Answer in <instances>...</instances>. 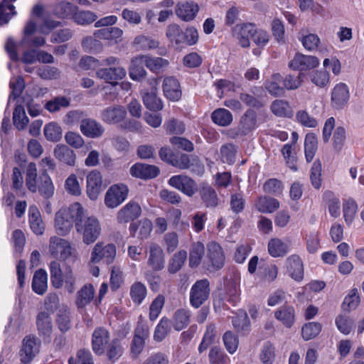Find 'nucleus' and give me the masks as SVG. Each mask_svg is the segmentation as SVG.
<instances>
[{
  "label": "nucleus",
  "mask_w": 364,
  "mask_h": 364,
  "mask_svg": "<svg viewBox=\"0 0 364 364\" xmlns=\"http://www.w3.org/2000/svg\"><path fill=\"white\" fill-rule=\"evenodd\" d=\"M76 231L82 237L86 245L94 243L101 234L100 221L95 216H90L82 208L77 222L75 223Z\"/></svg>",
  "instance_id": "f257e3e1"
},
{
  "label": "nucleus",
  "mask_w": 364,
  "mask_h": 364,
  "mask_svg": "<svg viewBox=\"0 0 364 364\" xmlns=\"http://www.w3.org/2000/svg\"><path fill=\"white\" fill-rule=\"evenodd\" d=\"M82 206L79 203H74L69 207L60 208L55 218V228L57 232L61 235H67L77 222Z\"/></svg>",
  "instance_id": "f03ea898"
},
{
  "label": "nucleus",
  "mask_w": 364,
  "mask_h": 364,
  "mask_svg": "<svg viewBox=\"0 0 364 364\" xmlns=\"http://www.w3.org/2000/svg\"><path fill=\"white\" fill-rule=\"evenodd\" d=\"M166 36L169 42L177 48L183 45H195L198 40V31L194 27H188L183 31L176 23H172L167 26Z\"/></svg>",
  "instance_id": "7ed1b4c3"
},
{
  "label": "nucleus",
  "mask_w": 364,
  "mask_h": 364,
  "mask_svg": "<svg viewBox=\"0 0 364 364\" xmlns=\"http://www.w3.org/2000/svg\"><path fill=\"white\" fill-rule=\"evenodd\" d=\"M207 250L204 262L207 269L210 272L220 269L225 264V255L220 245L212 242L208 245Z\"/></svg>",
  "instance_id": "20e7f679"
},
{
  "label": "nucleus",
  "mask_w": 364,
  "mask_h": 364,
  "mask_svg": "<svg viewBox=\"0 0 364 364\" xmlns=\"http://www.w3.org/2000/svg\"><path fill=\"white\" fill-rule=\"evenodd\" d=\"M171 165L180 169H189L191 173L198 176L202 175L205 170L204 165L197 156L186 154L176 156Z\"/></svg>",
  "instance_id": "39448f33"
},
{
  "label": "nucleus",
  "mask_w": 364,
  "mask_h": 364,
  "mask_svg": "<svg viewBox=\"0 0 364 364\" xmlns=\"http://www.w3.org/2000/svg\"><path fill=\"white\" fill-rule=\"evenodd\" d=\"M210 291L208 279H204L197 281L191 289V304L195 308H199L208 299Z\"/></svg>",
  "instance_id": "423d86ee"
},
{
  "label": "nucleus",
  "mask_w": 364,
  "mask_h": 364,
  "mask_svg": "<svg viewBox=\"0 0 364 364\" xmlns=\"http://www.w3.org/2000/svg\"><path fill=\"white\" fill-rule=\"evenodd\" d=\"M128 193V187L123 183L110 186L105 196L106 206L109 208L117 207L127 198Z\"/></svg>",
  "instance_id": "0eeeda50"
},
{
  "label": "nucleus",
  "mask_w": 364,
  "mask_h": 364,
  "mask_svg": "<svg viewBox=\"0 0 364 364\" xmlns=\"http://www.w3.org/2000/svg\"><path fill=\"white\" fill-rule=\"evenodd\" d=\"M116 256V247L113 244L103 246L102 242L97 243L91 253V262L98 263L102 261L107 264L113 262Z\"/></svg>",
  "instance_id": "6e6552de"
},
{
  "label": "nucleus",
  "mask_w": 364,
  "mask_h": 364,
  "mask_svg": "<svg viewBox=\"0 0 364 364\" xmlns=\"http://www.w3.org/2000/svg\"><path fill=\"white\" fill-rule=\"evenodd\" d=\"M168 184L188 197H192L198 190L196 182L186 175L173 176Z\"/></svg>",
  "instance_id": "1a4fd4ad"
},
{
  "label": "nucleus",
  "mask_w": 364,
  "mask_h": 364,
  "mask_svg": "<svg viewBox=\"0 0 364 364\" xmlns=\"http://www.w3.org/2000/svg\"><path fill=\"white\" fill-rule=\"evenodd\" d=\"M22 348L20 350L21 361L28 364L38 353L40 340L34 335L26 336L23 340Z\"/></svg>",
  "instance_id": "9d476101"
},
{
  "label": "nucleus",
  "mask_w": 364,
  "mask_h": 364,
  "mask_svg": "<svg viewBox=\"0 0 364 364\" xmlns=\"http://www.w3.org/2000/svg\"><path fill=\"white\" fill-rule=\"evenodd\" d=\"M257 127V117L256 112L248 109L241 117L239 124L235 129L237 136H244L252 132Z\"/></svg>",
  "instance_id": "9b49d317"
},
{
  "label": "nucleus",
  "mask_w": 364,
  "mask_h": 364,
  "mask_svg": "<svg viewBox=\"0 0 364 364\" xmlns=\"http://www.w3.org/2000/svg\"><path fill=\"white\" fill-rule=\"evenodd\" d=\"M36 324L38 336L43 338L44 342L50 343L53 331L50 314L46 311H40L36 316Z\"/></svg>",
  "instance_id": "f8f14e48"
},
{
  "label": "nucleus",
  "mask_w": 364,
  "mask_h": 364,
  "mask_svg": "<svg viewBox=\"0 0 364 364\" xmlns=\"http://www.w3.org/2000/svg\"><path fill=\"white\" fill-rule=\"evenodd\" d=\"M49 252L53 257L65 260L71 255V247L65 239L52 237L50 239Z\"/></svg>",
  "instance_id": "ddd939ff"
},
{
  "label": "nucleus",
  "mask_w": 364,
  "mask_h": 364,
  "mask_svg": "<svg viewBox=\"0 0 364 364\" xmlns=\"http://www.w3.org/2000/svg\"><path fill=\"white\" fill-rule=\"evenodd\" d=\"M109 342V331L104 327L96 328L92 335V348L94 353L98 355H103Z\"/></svg>",
  "instance_id": "4468645a"
},
{
  "label": "nucleus",
  "mask_w": 364,
  "mask_h": 364,
  "mask_svg": "<svg viewBox=\"0 0 364 364\" xmlns=\"http://www.w3.org/2000/svg\"><path fill=\"white\" fill-rule=\"evenodd\" d=\"M102 177L100 171L93 170L87 176V194L90 199L96 200L102 191Z\"/></svg>",
  "instance_id": "2eb2a0df"
},
{
  "label": "nucleus",
  "mask_w": 364,
  "mask_h": 364,
  "mask_svg": "<svg viewBox=\"0 0 364 364\" xmlns=\"http://www.w3.org/2000/svg\"><path fill=\"white\" fill-rule=\"evenodd\" d=\"M319 64V60L312 55L296 53L289 63V67L294 70L304 71L316 68Z\"/></svg>",
  "instance_id": "dca6fc26"
},
{
  "label": "nucleus",
  "mask_w": 364,
  "mask_h": 364,
  "mask_svg": "<svg viewBox=\"0 0 364 364\" xmlns=\"http://www.w3.org/2000/svg\"><path fill=\"white\" fill-rule=\"evenodd\" d=\"M350 95L347 85L344 83L336 85L331 92V106L336 109H342L346 106Z\"/></svg>",
  "instance_id": "f3484780"
},
{
  "label": "nucleus",
  "mask_w": 364,
  "mask_h": 364,
  "mask_svg": "<svg viewBox=\"0 0 364 364\" xmlns=\"http://www.w3.org/2000/svg\"><path fill=\"white\" fill-rule=\"evenodd\" d=\"M255 26L252 23L237 24L232 28V33L243 48L250 46V38H252Z\"/></svg>",
  "instance_id": "a211bd4d"
},
{
  "label": "nucleus",
  "mask_w": 364,
  "mask_h": 364,
  "mask_svg": "<svg viewBox=\"0 0 364 364\" xmlns=\"http://www.w3.org/2000/svg\"><path fill=\"white\" fill-rule=\"evenodd\" d=\"M141 213L140 205L136 202L130 201L117 213V220L119 223H127L139 218Z\"/></svg>",
  "instance_id": "6ab92c4d"
},
{
  "label": "nucleus",
  "mask_w": 364,
  "mask_h": 364,
  "mask_svg": "<svg viewBox=\"0 0 364 364\" xmlns=\"http://www.w3.org/2000/svg\"><path fill=\"white\" fill-rule=\"evenodd\" d=\"M148 265L155 272L161 271L164 268L165 255L161 247L157 244H151L149 249Z\"/></svg>",
  "instance_id": "aec40b11"
},
{
  "label": "nucleus",
  "mask_w": 364,
  "mask_h": 364,
  "mask_svg": "<svg viewBox=\"0 0 364 364\" xmlns=\"http://www.w3.org/2000/svg\"><path fill=\"white\" fill-rule=\"evenodd\" d=\"M100 79L104 80L106 82L115 85L118 80L126 76V70L122 67H111L109 68H101L96 73Z\"/></svg>",
  "instance_id": "412c9836"
},
{
  "label": "nucleus",
  "mask_w": 364,
  "mask_h": 364,
  "mask_svg": "<svg viewBox=\"0 0 364 364\" xmlns=\"http://www.w3.org/2000/svg\"><path fill=\"white\" fill-rule=\"evenodd\" d=\"M159 168L154 165L137 163L130 168L132 176L149 179L156 177L159 174Z\"/></svg>",
  "instance_id": "4be33fe9"
},
{
  "label": "nucleus",
  "mask_w": 364,
  "mask_h": 364,
  "mask_svg": "<svg viewBox=\"0 0 364 364\" xmlns=\"http://www.w3.org/2000/svg\"><path fill=\"white\" fill-rule=\"evenodd\" d=\"M53 154L60 163L69 166H74L76 161L75 151L65 144H58L53 150Z\"/></svg>",
  "instance_id": "5701e85b"
},
{
  "label": "nucleus",
  "mask_w": 364,
  "mask_h": 364,
  "mask_svg": "<svg viewBox=\"0 0 364 364\" xmlns=\"http://www.w3.org/2000/svg\"><path fill=\"white\" fill-rule=\"evenodd\" d=\"M127 115V111L122 106L109 107L102 110L101 117L107 124H117L122 121Z\"/></svg>",
  "instance_id": "b1692460"
},
{
  "label": "nucleus",
  "mask_w": 364,
  "mask_h": 364,
  "mask_svg": "<svg viewBox=\"0 0 364 364\" xmlns=\"http://www.w3.org/2000/svg\"><path fill=\"white\" fill-rule=\"evenodd\" d=\"M80 131L90 138H97L102 135L104 128L96 120L92 119H83L80 122Z\"/></svg>",
  "instance_id": "393cba45"
},
{
  "label": "nucleus",
  "mask_w": 364,
  "mask_h": 364,
  "mask_svg": "<svg viewBox=\"0 0 364 364\" xmlns=\"http://www.w3.org/2000/svg\"><path fill=\"white\" fill-rule=\"evenodd\" d=\"M199 7L193 2H180L177 4L176 14L184 21H190L195 18Z\"/></svg>",
  "instance_id": "a878e982"
},
{
  "label": "nucleus",
  "mask_w": 364,
  "mask_h": 364,
  "mask_svg": "<svg viewBox=\"0 0 364 364\" xmlns=\"http://www.w3.org/2000/svg\"><path fill=\"white\" fill-rule=\"evenodd\" d=\"M287 271L292 279L301 281L304 277L303 263L300 257L293 255L287 259Z\"/></svg>",
  "instance_id": "bb28decb"
},
{
  "label": "nucleus",
  "mask_w": 364,
  "mask_h": 364,
  "mask_svg": "<svg viewBox=\"0 0 364 364\" xmlns=\"http://www.w3.org/2000/svg\"><path fill=\"white\" fill-rule=\"evenodd\" d=\"M152 223L150 220L144 218L137 223H132L129 226L130 235L135 237L137 231V237L140 240L146 239L152 230Z\"/></svg>",
  "instance_id": "cd10ccee"
},
{
  "label": "nucleus",
  "mask_w": 364,
  "mask_h": 364,
  "mask_svg": "<svg viewBox=\"0 0 364 364\" xmlns=\"http://www.w3.org/2000/svg\"><path fill=\"white\" fill-rule=\"evenodd\" d=\"M163 90L165 96L172 101H177L181 97V90L178 81L173 77L164 80Z\"/></svg>",
  "instance_id": "c85d7f7f"
},
{
  "label": "nucleus",
  "mask_w": 364,
  "mask_h": 364,
  "mask_svg": "<svg viewBox=\"0 0 364 364\" xmlns=\"http://www.w3.org/2000/svg\"><path fill=\"white\" fill-rule=\"evenodd\" d=\"M200 198L206 208H215L218 205L219 198L215 189L208 184H203L199 189Z\"/></svg>",
  "instance_id": "c756f323"
},
{
  "label": "nucleus",
  "mask_w": 364,
  "mask_h": 364,
  "mask_svg": "<svg viewBox=\"0 0 364 364\" xmlns=\"http://www.w3.org/2000/svg\"><path fill=\"white\" fill-rule=\"evenodd\" d=\"M274 317L287 328L292 326L295 321V311L292 306L284 305L274 312Z\"/></svg>",
  "instance_id": "7c9ffc66"
},
{
  "label": "nucleus",
  "mask_w": 364,
  "mask_h": 364,
  "mask_svg": "<svg viewBox=\"0 0 364 364\" xmlns=\"http://www.w3.org/2000/svg\"><path fill=\"white\" fill-rule=\"evenodd\" d=\"M29 223L32 231L37 235L43 233L45 226L43 223L40 211L36 205H31L28 211Z\"/></svg>",
  "instance_id": "2f4dec72"
},
{
  "label": "nucleus",
  "mask_w": 364,
  "mask_h": 364,
  "mask_svg": "<svg viewBox=\"0 0 364 364\" xmlns=\"http://www.w3.org/2000/svg\"><path fill=\"white\" fill-rule=\"evenodd\" d=\"M283 80V76L279 73H275L272 75L269 80L264 82V87L268 92L274 97H281L285 94L284 87L279 85V82Z\"/></svg>",
  "instance_id": "473e14b6"
},
{
  "label": "nucleus",
  "mask_w": 364,
  "mask_h": 364,
  "mask_svg": "<svg viewBox=\"0 0 364 364\" xmlns=\"http://www.w3.org/2000/svg\"><path fill=\"white\" fill-rule=\"evenodd\" d=\"M47 282L48 275L44 269H40L36 271L32 281L33 291L39 295L44 294L48 287Z\"/></svg>",
  "instance_id": "72a5a7b5"
},
{
  "label": "nucleus",
  "mask_w": 364,
  "mask_h": 364,
  "mask_svg": "<svg viewBox=\"0 0 364 364\" xmlns=\"http://www.w3.org/2000/svg\"><path fill=\"white\" fill-rule=\"evenodd\" d=\"M268 252L274 257H284L289 252V245L279 238H272L268 242Z\"/></svg>",
  "instance_id": "f704fd0d"
},
{
  "label": "nucleus",
  "mask_w": 364,
  "mask_h": 364,
  "mask_svg": "<svg viewBox=\"0 0 364 364\" xmlns=\"http://www.w3.org/2000/svg\"><path fill=\"white\" fill-rule=\"evenodd\" d=\"M95 294V289L91 284L84 285L77 292L75 304L79 309L84 308L90 303Z\"/></svg>",
  "instance_id": "c9c22d12"
},
{
  "label": "nucleus",
  "mask_w": 364,
  "mask_h": 364,
  "mask_svg": "<svg viewBox=\"0 0 364 364\" xmlns=\"http://www.w3.org/2000/svg\"><path fill=\"white\" fill-rule=\"evenodd\" d=\"M77 9V6L73 4L63 1L54 5L52 13L58 18H68L73 17Z\"/></svg>",
  "instance_id": "e433bc0d"
},
{
  "label": "nucleus",
  "mask_w": 364,
  "mask_h": 364,
  "mask_svg": "<svg viewBox=\"0 0 364 364\" xmlns=\"http://www.w3.org/2000/svg\"><path fill=\"white\" fill-rule=\"evenodd\" d=\"M255 207L261 213H273L279 208V202L269 196H261L255 203Z\"/></svg>",
  "instance_id": "4c0bfd02"
},
{
  "label": "nucleus",
  "mask_w": 364,
  "mask_h": 364,
  "mask_svg": "<svg viewBox=\"0 0 364 364\" xmlns=\"http://www.w3.org/2000/svg\"><path fill=\"white\" fill-rule=\"evenodd\" d=\"M13 124L19 131L24 130L29 123L25 109L21 105H16L13 112Z\"/></svg>",
  "instance_id": "58836bf2"
},
{
  "label": "nucleus",
  "mask_w": 364,
  "mask_h": 364,
  "mask_svg": "<svg viewBox=\"0 0 364 364\" xmlns=\"http://www.w3.org/2000/svg\"><path fill=\"white\" fill-rule=\"evenodd\" d=\"M232 325L238 333H247L250 330V321L247 314L244 311H240L237 315L232 317Z\"/></svg>",
  "instance_id": "ea45409f"
},
{
  "label": "nucleus",
  "mask_w": 364,
  "mask_h": 364,
  "mask_svg": "<svg viewBox=\"0 0 364 364\" xmlns=\"http://www.w3.org/2000/svg\"><path fill=\"white\" fill-rule=\"evenodd\" d=\"M187 259V252L186 250H180L176 252L170 259L168 264V271L171 274L178 272L184 265Z\"/></svg>",
  "instance_id": "a19ab883"
},
{
  "label": "nucleus",
  "mask_w": 364,
  "mask_h": 364,
  "mask_svg": "<svg viewBox=\"0 0 364 364\" xmlns=\"http://www.w3.org/2000/svg\"><path fill=\"white\" fill-rule=\"evenodd\" d=\"M55 323L60 333L68 332L71 328L70 311L67 309H60L56 315Z\"/></svg>",
  "instance_id": "79ce46f5"
},
{
  "label": "nucleus",
  "mask_w": 364,
  "mask_h": 364,
  "mask_svg": "<svg viewBox=\"0 0 364 364\" xmlns=\"http://www.w3.org/2000/svg\"><path fill=\"white\" fill-rule=\"evenodd\" d=\"M205 253V247L200 242L193 243L189 253V266L197 267L201 262Z\"/></svg>",
  "instance_id": "37998d69"
},
{
  "label": "nucleus",
  "mask_w": 364,
  "mask_h": 364,
  "mask_svg": "<svg viewBox=\"0 0 364 364\" xmlns=\"http://www.w3.org/2000/svg\"><path fill=\"white\" fill-rule=\"evenodd\" d=\"M141 60L146 68L154 73L159 72L168 65V61L166 59L159 57L141 55Z\"/></svg>",
  "instance_id": "c03bdc74"
},
{
  "label": "nucleus",
  "mask_w": 364,
  "mask_h": 364,
  "mask_svg": "<svg viewBox=\"0 0 364 364\" xmlns=\"http://www.w3.org/2000/svg\"><path fill=\"white\" fill-rule=\"evenodd\" d=\"M318 147L317 137L314 133L306 135L304 141V152L307 162H311L315 156Z\"/></svg>",
  "instance_id": "a18cd8bd"
},
{
  "label": "nucleus",
  "mask_w": 364,
  "mask_h": 364,
  "mask_svg": "<svg viewBox=\"0 0 364 364\" xmlns=\"http://www.w3.org/2000/svg\"><path fill=\"white\" fill-rule=\"evenodd\" d=\"M144 63H142L141 56L132 60L129 68V76L134 80L141 81L145 78L146 72L144 68Z\"/></svg>",
  "instance_id": "49530a36"
},
{
  "label": "nucleus",
  "mask_w": 364,
  "mask_h": 364,
  "mask_svg": "<svg viewBox=\"0 0 364 364\" xmlns=\"http://www.w3.org/2000/svg\"><path fill=\"white\" fill-rule=\"evenodd\" d=\"M50 273L53 287L55 289L60 288L63 284L64 274L58 261H52L50 263Z\"/></svg>",
  "instance_id": "de8ad7c7"
},
{
  "label": "nucleus",
  "mask_w": 364,
  "mask_h": 364,
  "mask_svg": "<svg viewBox=\"0 0 364 364\" xmlns=\"http://www.w3.org/2000/svg\"><path fill=\"white\" fill-rule=\"evenodd\" d=\"M211 118L214 123L221 127H227L232 122V114L224 108L215 110L211 114Z\"/></svg>",
  "instance_id": "09e8293b"
},
{
  "label": "nucleus",
  "mask_w": 364,
  "mask_h": 364,
  "mask_svg": "<svg viewBox=\"0 0 364 364\" xmlns=\"http://www.w3.org/2000/svg\"><path fill=\"white\" fill-rule=\"evenodd\" d=\"M70 105V100L65 96H57L45 104V109L50 112H56Z\"/></svg>",
  "instance_id": "8fccbe9b"
},
{
  "label": "nucleus",
  "mask_w": 364,
  "mask_h": 364,
  "mask_svg": "<svg viewBox=\"0 0 364 364\" xmlns=\"http://www.w3.org/2000/svg\"><path fill=\"white\" fill-rule=\"evenodd\" d=\"M38 190L40 195L46 200L53 197L55 188L50 178L47 174L41 177Z\"/></svg>",
  "instance_id": "3c124183"
},
{
  "label": "nucleus",
  "mask_w": 364,
  "mask_h": 364,
  "mask_svg": "<svg viewBox=\"0 0 364 364\" xmlns=\"http://www.w3.org/2000/svg\"><path fill=\"white\" fill-rule=\"evenodd\" d=\"M146 288L144 284L140 282H134L130 287V296L133 302L136 304L142 303L146 296Z\"/></svg>",
  "instance_id": "603ef678"
},
{
  "label": "nucleus",
  "mask_w": 364,
  "mask_h": 364,
  "mask_svg": "<svg viewBox=\"0 0 364 364\" xmlns=\"http://www.w3.org/2000/svg\"><path fill=\"white\" fill-rule=\"evenodd\" d=\"M72 18L74 22L78 25H88L95 21L97 18V15L90 11H77L75 10Z\"/></svg>",
  "instance_id": "864d4df0"
},
{
  "label": "nucleus",
  "mask_w": 364,
  "mask_h": 364,
  "mask_svg": "<svg viewBox=\"0 0 364 364\" xmlns=\"http://www.w3.org/2000/svg\"><path fill=\"white\" fill-rule=\"evenodd\" d=\"M190 313L188 311L181 309L177 310L173 316V328L176 331H181L190 323Z\"/></svg>",
  "instance_id": "5fc2aeb1"
},
{
  "label": "nucleus",
  "mask_w": 364,
  "mask_h": 364,
  "mask_svg": "<svg viewBox=\"0 0 364 364\" xmlns=\"http://www.w3.org/2000/svg\"><path fill=\"white\" fill-rule=\"evenodd\" d=\"M321 324L318 322H309L304 324L301 328L302 337L309 341L316 337L321 331Z\"/></svg>",
  "instance_id": "6e6d98bb"
},
{
  "label": "nucleus",
  "mask_w": 364,
  "mask_h": 364,
  "mask_svg": "<svg viewBox=\"0 0 364 364\" xmlns=\"http://www.w3.org/2000/svg\"><path fill=\"white\" fill-rule=\"evenodd\" d=\"M43 132L46 139L50 141H58L62 138V129L55 122L46 124Z\"/></svg>",
  "instance_id": "4d7b16f0"
},
{
  "label": "nucleus",
  "mask_w": 364,
  "mask_h": 364,
  "mask_svg": "<svg viewBox=\"0 0 364 364\" xmlns=\"http://www.w3.org/2000/svg\"><path fill=\"white\" fill-rule=\"evenodd\" d=\"M143 102L145 107L149 110L159 111L163 109V103L154 92L145 93L143 95Z\"/></svg>",
  "instance_id": "13d9d810"
},
{
  "label": "nucleus",
  "mask_w": 364,
  "mask_h": 364,
  "mask_svg": "<svg viewBox=\"0 0 364 364\" xmlns=\"http://www.w3.org/2000/svg\"><path fill=\"white\" fill-rule=\"evenodd\" d=\"M170 331V321L165 317L162 318L155 329L154 334V340L156 341H161L166 338Z\"/></svg>",
  "instance_id": "bf43d9fd"
},
{
  "label": "nucleus",
  "mask_w": 364,
  "mask_h": 364,
  "mask_svg": "<svg viewBox=\"0 0 364 364\" xmlns=\"http://www.w3.org/2000/svg\"><path fill=\"white\" fill-rule=\"evenodd\" d=\"M123 349L118 338H114L109 343L107 349V356L109 360L114 361L122 355Z\"/></svg>",
  "instance_id": "052dcab7"
},
{
  "label": "nucleus",
  "mask_w": 364,
  "mask_h": 364,
  "mask_svg": "<svg viewBox=\"0 0 364 364\" xmlns=\"http://www.w3.org/2000/svg\"><path fill=\"white\" fill-rule=\"evenodd\" d=\"M134 44L137 49L149 50L157 48L159 42L150 37L140 35L135 38Z\"/></svg>",
  "instance_id": "680f3d73"
},
{
  "label": "nucleus",
  "mask_w": 364,
  "mask_h": 364,
  "mask_svg": "<svg viewBox=\"0 0 364 364\" xmlns=\"http://www.w3.org/2000/svg\"><path fill=\"white\" fill-rule=\"evenodd\" d=\"M321 162L320 160L316 159L312 164L310 174L311 184L316 189H318L321 186Z\"/></svg>",
  "instance_id": "e2e57ef3"
},
{
  "label": "nucleus",
  "mask_w": 364,
  "mask_h": 364,
  "mask_svg": "<svg viewBox=\"0 0 364 364\" xmlns=\"http://www.w3.org/2000/svg\"><path fill=\"white\" fill-rule=\"evenodd\" d=\"M271 110L279 117H290L291 115L289 103L284 100H274L271 105Z\"/></svg>",
  "instance_id": "0e129e2a"
},
{
  "label": "nucleus",
  "mask_w": 364,
  "mask_h": 364,
  "mask_svg": "<svg viewBox=\"0 0 364 364\" xmlns=\"http://www.w3.org/2000/svg\"><path fill=\"white\" fill-rule=\"evenodd\" d=\"M275 358L274 347L269 341L266 342L260 353V359L264 364H272Z\"/></svg>",
  "instance_id": "69168bd1"
},
{
  "label": "nucleus",
  "mask_w": 364,
  "mask_h": 364,
  "mask_svg": "<svg viewBox=\"0 0 364 364\" xmlns=\"http://www.w3.org/2000/svg\"><path fill=\"white\" fill-rule=\"evenodd\" d=\"M338 330L344 334H348L354 326V320L347 315H340L336 319Z\"/></svg>",
  "instance_id": "338daca9"
},
{
  "label": "nucleus",
  "mask_w": 364,
  "mask_h": 364,
  "mask_svg": "<svg viewBox=\"0 0 364 364\" xmlns=\"http://www.w3.org/2000/svg\"><path fill=\"white\" fill-rule=\"evenodd\" d=\"M209 360L210 364H226L228 357L225 352L217 346L211 348L209 352Z\"/></svg>",
  "instance_id": "774afa93"
}]
</instances>
